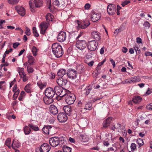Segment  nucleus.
<instances>
[{
    "label": "nucleus",
    "instance_id": "nucleus-1",
    "mask_svg": "<svg viewBox=\"0 0 152 152\" xmlns=\"http://www.w3.org/2000/svg\"><path fill=\"white\" fill-rule=\"evenodd\" d=\"M52 51L57 58L61 57L64 52L61 46L58 43H55L52 46Z\"/></svg>",
    "mask_w": 152,
    "mask_h": 152
},
{
    "label": "nucleus",
    "instance_id": "nucleus-2",
    "mask_svg": "<svg viewBox=\"0 0 152 152\" xmlns=\"http://www.w3.org/2000/svg\"><path fill=\"white\" fill-rule=\"evenodd\" d=\"M76 99L75 95L70 92L65 97V101L66 103L69 105L73 104Z\"/></svg>",
    "mask_w": 152,
    "mask_h": 152
},
{
    "label": "nucleus",
    "instance_id": "nucleus-3",
    "mask_svg": "<svg viewBox=\"0 0 152 152\" xmlns=\"http://www.w3.org/2000/svg\"><path fill=\"white\" fill-rule=\"evenodd\" d=\"M50 149V146L48 144L45 143L41 145L39 148H37L35 152H48Z\"/></svg>",
    "mask_w": 152,
    "mask_h": 152
},
{
    "label": "nucleus",
    "instance_id": "nucleus-4",
    "mask_svg": "<svg viewBox=\"0 0 152 152\" xmlns=\"http://www.w3.org/2000/svg\"><path fill=\"white\" fill-rule=\"evenodd\" d=\"M87 45L86 41L84 40L78 39L76 44L77 48L80 50L84 49Z\"/></svg>",
    "mask_w": 152,
    "mask_h": 152
},
{
    "label": "nucleus",
    "instance_id": "nucleus-5",
    "mask_svg": "<svg viewBox=\"0 0 152 152\" xmlns=\"http://www.w3.org/2000/svg\"><path fill=\"white\" fill-rule=\"evenodd\" d=\"M76 23V25H77L79 28L82 29H85L90 24L89 21L87 19L81 22L77 20Z\"/></svg>",
    "mask_w": 152,
    "mask_h": 152
},
{
    "label": "nucleus",
    "instance_id": "nucleus-6",
    "mask_svg": "<svg viewBox=\"0 0 152 152\" xmlns=\"http://www.w3.org/2000/svg\"><path fill=\"white\" fill-rule=\"evenodd\" d=\"M98 45V43L95 40L89 41L87 44L88 48L91 51L95 50Z\"/></svg>",
    "mask_w": 152,
    "mask_h": 152
},
{
    "label": "nucleus",
    "instance_id": "nucleus-7",
    "mask_svg": "<svg viewBox=\"0 0 152 152\" xmlns=\"http://www.w3.org/2000/svg\"><path fill=\"white\" fill-rule=\"evenodd\" d=\"M45 94L47 97L52 98L55 94L53 88L51 87H48L46 88L45 91Z\"/></svg>",
    "mask_w": 152,
    "mask_h": 152
},
{
    "label": "nucleus",
    "instance_id": "nucleus-8",
    "mask_svg": "<svg viewBox=\"0 0 152 152\" xmlns=\"http://www.w3.org/2000/svg\"><path fill=\"white\" fill-rule=\"evenodd\" d=\"M69 78L73 79H75L77 76V72L76 70L72 69H69L67 72V75Z\"/></svg>",
    "mask_w": 152,
    "mask_h": 152
},
{
    "label": "nucleus",
    "instance_id": "nucleus-9",
    "mask_svg": "<svg viewBox=\"0 0 152 152\" xmlns=\"http://www.w3.org/2000/svg\"><path fill=\"white\" fill-rule=\"evenodd\" d=\"M49 25V23H47L45 21L42 22L39 25L40 33L44 34L45 31Z\"/></svg>",
    "mask_w": 152,
    "mask_h": 152
},
{
    "label": "nucleus",
    "instance_id": "nucleus-10",
    "mask_svg": "<svg viewBox=\"0 0 152 152\" xmlns=\"http://www.w3.org/2000/svg\"><path fill=\"white\" fill-rule=\"evenodd\" d=\"M66 37L65 32L61 31L59 33L57 37L58 41L60 42H62L65 40Z\"/></svg>",
    "mask_w": 152,
    "mask_h": 152
},
{
    "label": "nucleus",
    "instance_id": "nucleus-11",
    "mask_svg": "<svg viewBox=\"0 0 152 152\" xmlns=\"http://www.w3.org/2000/svg\"><path fill=\"white\" fill-rule=\"evenodd\" d=\"M58 137H53L50 138L49 141V143L53 147H56L59 144Z\"/></svg>",
    "mask_w": 152,
    "mask_h": 152
},
{
    "label": "nucleus",
    "instance_id": "nucleus-12",
    "mask_svg": "<svg viewBox=\"0 0 152 152\" xmlns=\"http://www.w3.org/2000/svg\"><path fill=\"white\" fill-rule=\"evenodd\" d=\"M107 11L110 15H113L116 11V7L114 4H110L107 6Z\"/></svg>",
    "mask_w": 152,
    "mask_h": 152
},
{
    "label": "nucleus",
    "instance_id": "nucleus-13",
    "mask_svg": "<svg viewBox=\"0 0 152 152\" xmlns=\"http://www.w3.org/2000/svg\"><path fill=\"white\" fill-rule=\"evenodd\" d=\"M57 118L60 122L63 123L67 121V117L64 113L61 112L58 114Z\"/></svg>",
    "mask_w": 152,
    "mask_h": 152
},
{
    "label": "nucleus",
    "instance_id": "nucleus-14",
    "mask_svg": "<svg viewBox=\"0 0 152 152\" xmlns=\"http://www.w3.org/2000/svg\"><path fill=\"white\" fill-rule=\"evenodd\" d=\"M91 20L93 22H95L99 20L101 17L100 14L96 12L92 11L91 13Z\"/></svg>",
    "mask_w": 152,
    "mask_h": 152
},
{
    "label": "nucleus",
    "instance_id": "nucleus-15",
    "mask_svg": "<svg viewBox=\"0 0 152 152\" xmlns=\"http://www.w3.org/2000/svg\"><path fill=\"white\" fill-rule=\"evenodd\" d=\"M44 133L46 134L52 135L53 133V132L52 127L50 126H44L42 129Z\"/></svg>",
    "mask_w": 152,
    "mask_h": 152
},
{
    "label": "nucleus",
    "instance_id": "nucleus-16",
    "mask_svg": "<svg viewBox=\"0 0 152 152\" xmlns=\"http://www.w3.org/2000/svg\"><path fill=\"white\" fill-rule=\"evenodd\" d=\"M59 144L58 145L60 147H61L63 148L64 146H66V136H61L59 137Z\"/></svg>",
    "mask_w": 152,
    "mask_h": 152
},
{
    "label": "nucleus",
    "instance_id": "nucleus-17",
    "mask_svg": "<svg viewBox=\"0 0 152 152\" xmlns=\"http://www.w3.org/2000/svg\"><path fill=\"white\" fill-rule=\"evenodd\" d=\"M91 37L96 41H99L101 38L100 33L97 31H94L91 33Z\"/></svg>",
    "mask_w": 152,
    "mask_h": 152
},
{
    "label": "nucleus",
    "instance_id": "nucleus-18",
    "mask_svg": "<svg viewBox=\"0 0 152 152\" xmlns=\"http://www.w3.org/2000/svg\"><path fill=\"white\" fill-rule=\"evenodd\" d=\"M15 8L18 13L21 16H23L25 15L26 11L23 7L20 6H16Z\"/></svg>",
    "mask_w": 152,
    "mask_h": 152
},
{
    "label": "nucleus",
    "instance_id": "nucleus-19",
    "mask_svg": "<svg viewBox=\"0 0 152 152\" xmlns=\"http://www.w3.org/2000/svg\"><path fill=\"white\" fill-rule=\"evenodd\" d=\"M56 82L59 86H64L66 84L67 82V81L65 78L62 77L60 78H58Z\"/></svg>",
    "mask_w": 152,
    "mask_h": 152
},
{
    "label": "nucleus",
    "instance_id": "nucleus-20",
    "mask_svg": "<svg viewBox=\"0 0 152 152\" xmlns=\"http://www.w3.org/2000/svg\"><path fill=\"white\" fill-rule=\"evenodd\" d=\"M49 110L50 113L53 115L57 114L58 112V109L57 107L54 105H50L49 107Z\"/></svg>",
    "mask_w": 152,
    "mask_h": 152
},
{
    "label": "nucleus",
    "instance_id": "nucleus-21",
    "mask_svg": "<svg viewBox=\"0 0 152 152\" xmlns=\"http://www.w3.org/2000/svg\"><path fill=\"white\" fill-rule=\"evenodd\" d=\"M112 118L111 117H109L103 121V126L104 128H107L110 126V122L112 120Z\"/></svg>",
    "mask_w": 152,
    "mask_h": 152
},
{
    "label": "nucleus",
    "instance_id": "nucleus-22",
    "mask_svg": "<svg viewBox=\"0 0 152 152\" xmlns=\"http://www.w3.org/2000/svg\"><path fill=\"white\" fill-rule=\"evenodd\" d=\"M64 110L66 114L69 115H70L72 111L71 106H64Z\"/></svg>",
    "mask_w": 152,
    "mask_h": 152
},
{
    "label": "nucleus",
    "instance_id": "nucleus-23",
    "mask_svg": "<svg viewBox=\"0 0 152 152\" xmlns=\"http://www.w3.org/2000/svg\"><path fill=\"white\" fill-rule=\"evenodd\" d=\"M67 72L65 69H61L59 70L58 72L57 73V74L59 77L65 78L64 75H67Z\"/></svg>",
    "mask_w": 152,
    "mask_h": 152
},
{
    "label": "nucleus",
    "instance_id": "nucleus-24",
    "mask_svg": "<svg viewBox=\"0 0 152 152\" xmlns=\"http://www.w3.org/2000/svg\"><path fill=\"white\" fill-rule=\"evenodd\" d=\"M20 145V144L18 140H13L12 142L11 147L14 149H15L19 148Z\"/></svg>",
    "mask_w": 152,
    "mask_h": 152
},
{
    "label": "nucleus",
    "instance_id": "nucleus-25",
    "mask_svg": "<svg viewBox=\"0 0 152 152\" xmlns=\"http://www.w3.org/2000/svg\"><path fill=\"white\" fill-rule=\"evenodd\" d=\"M69 37V41L70 42H73L77 39V34L75 33L70 34Z\"/></svg>",
    "mask_w": 152,
    "mask_h": 152
},
{
    "label": "nucleus",
    "instance_id": "nucleus-26",
    "mask_svg": "<svg viewBox=\"0 0 152 152\" xmlns=\"http://www.w3.org/2000/svg\"><path fill=\"white\" fill-rule=\"evenodd\" d=\"M30 129L35 131H37L39 130V129L37 125H35L32 123H30L28 124Z\"/></svg>",
    "mask_w": 152,
    "mask_h": 152
},
{
    "label": "nucleus",
    "instance_id": "nucleus-27",
    "mask_svg": "<svg viewBox=\"0 0 152 152\" xmlns=\"http://www.w3.org/2000/svg\"><path fill=\"white\" fill-rule=\"evenodd\" d=\"M70 92L69 90L63 88L62 90L61 91L59 95L60 96V97H63L65 96V97L66 95L70 93Z\"/></svg>",
    "mask_w": 152,
    "mask_h": 152
},
{
    "label": "nucleus",
    "instance_id": "nucleus-28",
    "mask_svg": "<svg viewBox=\"0 0 152 152\" xmlns=\"http://www.w3.org/2000/svg\"><path fill=\"white\" fill-rule=\"evenodd\" d=\"M63 88L62 87L56 86L54 88L55 94H56L57 95L59 96L61 91L62 90Z\"/></svg>",
    "mask_w": 152,
    "mask_h": 152
},
{
    "label": "nucleus",
    "instance_id": "nucleus-29",
    "mask_svg": "<svg viewBox=\"0 0 152 152\" xmlns=\"http://www.w3.org/2000/svg\"><path fill=\"white\" fill-rule=\"evenodd\" d=\"M23 130L25 134L26 135L29 134L31 131L28 125L25 126L23 127Z\"/></svg>",
    "mask_w": 152,
    "mask_h": 152
},
{
    "label": "nucleus",
    "instance_id": "nucleus-30",
    "mask_svg": "<svg viewBox=\"0 0 152 152\" xmlns=\"http://www.w3.org/2000/svg\"><path fill=\"white\" fill-rule=\"evenodd\" d=\"M53 15L50 13H48L45 16L46 21L48 23L53 21Z\"/></svg>",
    "mask_w": 152,
    "mask_h": 152
},
{
    "label": "nucleus",
    "instance_id": "nucleus-31",
    "mask_svg": "<svg viewBox=\"0 0 152 152\" xmlns=\"http://www.w3.org/2000/svg\"><path fill=\"white\" fill-rule=\"evenodd\" d=\"M28 59V62L30 65H32L34 62L35 59L31 55L29 54L27 56Z\"/></svg>",
    "mask_w": 152,
    "mask_h": 152
},
{
    "label": "nucleus",
    "instance_id": "nucleus-32",
    "mask_svg": "<svg viewBox=\"0 0 152 152\" xmlns=\"http://www.w3.org/2000/svg\"><path fill=\"white\" fill-rule=\"evenodd\" d=\"M101 69L100 67H96V69L92 73L93 75L97 77V75L101 72Z\"/></svg>",
    "mask_w": 152,
    "mask_h": 152
},
{
    "label": "nucleus",
    "instance_id": "nucleus-33",
    "mask_svg": "<svg viewBox=\"0 0 152 152\" xmlns=\"http://www.w3.org/2000/svg\"><path fill=\"white\" fill-rule=\"evenodd\" d=\"M142 100V98L140 96H136L133 97L132 101L135 103H138L141 101Z\"/></svg>",
    "mask_w": 152,
    "mask_h": 152
},
{
    "label": "nucleus",
    "instance_id": "nucleus-34",
    "mask_svg": "<svg viewBox=\"0 0 152 152\" xmlns=\"http://www.w3.org/2000/svg\"><path fill=\"white\" fill-rule=\"evenodd\" d=\"M44 101L45 103L47 104H50L53 102V100L52 98L47 97L44 98Z\"/></svg>",
    "mask_w": 152,
    "mask_h": 152
},
{
    "label": "nucleus",
    "instance_id": "nucleus-35",
    "mask_svg": "<svg viewBox=\"0 0 152 152\" xmlns=\"http://www.w3.org/2000/svg\"><path fill=\"white\" fill-rule=\"evenodd\" d=\"M35 6L37 7H40L43 4V1L41 0H34Z\"/></svg>",
    "mask_w": 152,
    "mask_h": 152
},
{
    "label": "nucleus",
    "instance_id": "nucleus-36",
    "mask_svg": "<svg viewBox=\"0 0 152 152\" xmlns=\"http://www.w3.org/2000/svg\"><path fill=\"white\" fill-rule=\"evenodd\" d=\"M63 0H61L60 1H59L58 0H53V4L54 5L59 7L60 5L61 4L62 5H63L64 2L62 1Z\"/></svg>",
    "mask_w": 152,
    "mask_h": 152
},
{
    "label": "nucleus",
    "instance_id": "nucleus-37",
    "mask_svg": "<svg viewBox=\"0 0 152 152\" xmlns=\"http://www.w3.org/2000/svg\"><path fill=\"white\" fill-rule=\"evenodd\" d=\"M92 104L91 102H86L85 104V106L84 108L86 110H91L92 109Z\"/></svg>",
    "mask_w": 152,
    "mask_h": 152
},
{
    "label": "nucleus",
    "instance_id": "nucleus-38",
    "mask_svg": "<svg viewBox=\"0 0 152 152\" xmlns=\"http://www.w3.org/2000/svg\"><path fill=\"white\" fill-rule=\"evenodd\" d=\"M80 140L83 142H85L88 141V137L85 135H81L80 137Z\"/></svg>",
    "mask_w": 152,
    "mask_h": 152
},
{
    "label": "nucleus",
    "instance_id": "nucleus-39",
    "mask_svg": "<svg viewBox=\"0 0 152 152\" xmlns=\"http://www.w3.org/2000/svg\"><path fill=\"white\" fill-rule=\"evenodd\" d=\"M37 84L41 89H42L45 88L47 85V83H43L40 82H37Z\"/></svg>",
    "mask_w": 152,
    "mask_h": 152
},
{
    "label": "nucleus",
    "instance_id": "nucleus-40",
    "mask_svg": "<svg viewBox=\"0 0 152 152\" xmlns=\"http://www.w3.org/2000/svg\"><path fill=\"white\" fill-rule=\"evenodd\" d=\"M34 2H33L31 1H30L29 4L31 9V11L32 12H34L35 8L36 7L35 5H34Z\"/></svg>",
    "mask_w": 152,
    "mask_h": 152
},
{
    "label": "nucleus",
    "instance_id": "nucleus-41",
    "mask_svg": "<svg viewBox=\"0 0 152 152\" xmlns=\"http://www.w3.org/2000/svg\"><path fill=\"white\" fill-rule=\"evenodd\" d=\"M34 2H33L31 1H30L29 4L31 9V11L32 12H34L35 8L36 7L35 5H34Z\"/></svg>",
    "mask_w": 152,
    "mask_h": 152
},
{
    "label": "nucleus",
    "instance_id": "nucleus-42",
    "mask_svg": "<svg viewBox=\"0 0 152 152\" xmlns=\"http://www.w3.org/2000/svg\"><path fill=\"white\" fill-rule=\"evenodd\" d=\"M132 83L139 82L141 80L140 77L139 76H134L131 77Z\"/></svg>",
    "mask_w": 152,
    "mask_h": 152
},
{
    "label": "nucleus",
    "instance_id": "nucleus-43",
    "mask_svg": "<svg viewBox=\"0 0 152 152\" xmlns=\"http://www.w3.org/2000/svg\"><path fill=\"white\" fill-rule=\"evenodd\" d=\"M62 149L63 152H71L72 148L67 146L64 147Z\"/></svg>",
    "mask_w": 152,
    "mask_h": 152
},
{
    "label": "nucleus",
    "instance_id": "nucleus-44",
    "mask_svg": "<svg viewBox=\"0 0 152 152\" xmlns=\"http://www.w3.org/2000/svg\"><path fill=\"white\" fill-rule=\"evenodd\" d=\"M24 89L26 92L28 93H31V91L30 86L29 84H27L25 86Z\"/></svg>",
    "mask_w": 152,
    "mask_h": 152
},
{
    "label": "nucleus",
    "instance_id": "nucleus-45",
    "mask_svg": "<svg viewBox=\"0 0 152 152\" xmlns=\"http://www.w3.org/2000/svg\"><path fill=\"white\" fill-rule=\"evenodd\" d=\"M10 142L11 139L10 138H8L7 139L5 142V145L10 148H11L12 146V144L11 145Z\"/></svg>",
    "mask_w": 152,
    "mask_h": 152
},
{
    "label": "nucleus",
    "instance_id": "nucleus-46",
    "mask_svg": "<svg viewBox=\"0 0 152 152\" xmlns=\"http://www.w3.org/2000/svg\"><path fill=\"white\" fill-rule=\"evenodd\" d=\"M8 3L11 4H17L20 0H7Z\"/></svg>",
    "mask_w": 152,
    "mask_h": 152
},
{
    "label": "nucleus",
    "instance_id": "nucleus-47",
    "mask_svg": "<svg viewBox=\"0 0 152 152\" xmlns=\"http://www.w3.org/2000/svg\"><path fill=\"white\" fill-rule=\"evenodd\" d=\"M137 142L140 147H141L143 145V140L141 138H138L137 140Z\"/></svg>",
    "mask_w": 152,
    "mask_h": 152
},
{
    "label": "nucleus",
    "instance_id": "nucleus-48",
    "mask_svg": "<svg viewBox=\"0 0 152 152\" xmlns=\"http://www.w3.org/2000/svg\"><path fill=\"white\" fill-rule=\"evenodd\" d=\"M33 32L34 34V36L36 37H38L39 34L36 30L35 27H33L32 28Z\"/></svg>",
    "mask_w": 152,
    "mask_h": 152
},
{
    "label": "nucleus",
    "instance_id": "nucleus-49",
    "mask_svg": "<svg viewBox=\"0 0 152 152\" xmlns=\"http://www.w3.org/2000/svg\"><path fill=\"white\" fill-rule=\"evenodd\" d=\"M32 51L33 55L35 56L37 54V50L36 47L33 46L32 49Z\"/></svg>",
    "mask_w": 152,
    "mask_h": 152
},
{
    "label": "nucleus",
    "instance_id": "nucleus-50",
    "mask_svg": "<svg viewBox=\"0 0 152 152\" xmlns=\"http://www.w3.org/2000/svg\"><path fill=\"white\" fill-rule=\"evenodd\" d=\"M91 88L90 86H88V87L85 88L84 91H86L85 93L86 95H88L89 94L90 91L91 90Z\"/></svg>",
    "mask_w": 152,
    "mask_h": 152
},
{
    "label": "nucleus",
    "instance_id": "nucleus-51",
    "mask_svg": "<svg viewBox=\"0 0 152 152\" xmlns=\"http://www.w3.org/2000/svg\"><path fill=\"white\" fill-rule=\"evenodd\" d=\"M1 62L3 64L1 65L2 66H9V63L7 62H5V58H2Z\"/></svg>",
    "mask_w": 152,
    "mask_h": 152
},
{
    "label": "nucleus",
    "instance_id": "nucleus-52",
    "mask_svg": "<svg viewBox=\"0 0 152 152\" xmlns=\"http://www.w3.org/2000/svg\"><path fill=\"white\" fill-rule=\"evenodd\" d=\"M131 149L132 151L134 152L136 148V145L134 143H132L131 145Z\"/></svg>",
    "mask_w": 152,
    "mask_h": 152
},
{
    "label": "nucleus",
    "instance_id": "nucleus-53",
    "mask_svg": "<svg viewBox=\"0 0 152 152\" xmlns=\"http://www.w3.org/2000/svg\"><path fill=\"white\" fill-rule=\"evenodd\" d=\"M19 92V90H17L16 92H14L15 93L13 96V97L14 99H15L17 98Z\"/></svg>",
    "mask_w": 152,
    "mask_h": 152
},
{
    "label": "nucleus",
    "instance_id": "nucleus-54",
    "mask_svg": "<svg viewBox=\"0 0 152 152\" xmlns=\"http://www.w3.org/2000/svg\"><path fill=\"white\" fill-rule=\"evenodd\" d=\"M122 83L123 84L131 83H132V80L131 78H130L126 79L125 80L123 81Z\"/></svg>",
    "mask_w": 152,
    "mask_h": 152
},
{
    "label": "nucleus",
    "instance_id": "nucleus-55",
    "mask_svg": "<svg viewBox=\"0 0 152 152\" xmlns=\"http://www.w3.org/2000/svg\"><path fill=\"white\" fill-rule=\"evenodd\" d=\"M26 30L25 32L26 34L27 35H30L31 34L30 29L27 27H26Z\"/></svg>",
    "mask_w": 152,
    "mask_h": 152
},
{
    "label": "nucleus",
    "instance_id": "nucleus-56",
    "mask_svg": "<svg viewBox=\"0 0 152 152\" xmlns=\"http://www.w3.org/2000/svg\"><path fill=\"white\" fill-rule=\"evenodd\" d=\"M79 70H77L78 72L80 74L83 73L85 71L84 67H79Z\"/></svg>",
    "mask_w": 152,
    "mask_h": 152
},
{
    "label": "nucleus",
    "instance_id": "nucleus-57",
    "mask_svg": "<svg viewBox=\"0 0 152 152\" xmlns=\"http://www.w3.org/2000/svg\"><path fill=\"white\" fill-rule=\"evenodd\" d=\"M143 26L145 28H149L150 26V24L148 22L146 21L144 23Z\"/></svg>",
    "mask_w": 152,
    "mask_h": 152
},
{
    "label": "nucleus",
    "instance_id": "nucleus-58",
    "mask_svg": "<svg viewBox=\"0 0 152 152\" xmlns=\"http://www.w3.org/2000/svg\"><path fill=\"white\" fill-rule=\"evenodd\" d=\"M146 108L149 110H152V103L147 104L146 106Z\"/></svg>",
    "mask_w": 152,
    "mask_h": 152
},
{
    "label": "nucleus",
    "instance_id": "nucleus-59",
    "mask_svg": "<svg viewBox=\"0 0 152 152\" xmlns=\"http://www.w3.org/2000/svg\"><path fill=\"white\" fill-rule=\"evenodd\" d=\"M27 71L29 73H31L34 71V69L32 68V67H27Z\"/></svg>",
    "mask_w": 152,
    "mask_h": 152
},
{
    "label": "nucleus",
    "instance_id": "nucleus-60",
    "mask_svg": "<svg viewBox=\"0 0 152 152\" xmlns=\"http://www.w3.org/2000/svg\"><path fill=\"white\" fill-rule=\"evenodd\" d=\"M130 2V1H127V0H125L122 3L121 5L123 7H124L125 6L128 4Z\"/></svg>",
    "mask_w": 152,
    "mask_h": 152
},
{
    "label": "nucleus",
    "instance_id": "nucleus-61",
    "mask_svg": "<svg viewBox=\"0 0 152 152\" xmlns=\"http://www.w3.org/2000/svg\"><path fill=\"white\" fill-rule=\"evenodd\" d=\"M117 127L116 129H117L118 132L120 131H120L121 130L122 126L121 124H119V123L118 124Z\"/></svg>",
    "mask_w": 152,
    "mask_h": 152
},
{
    "label": "nucleus",
    "instance_id": "nucleus-62",
    "mask_svg": "<svg viewBox=\"0 0 152 152\" xmlns=\"http://www.w3.org/2000/svg\"><path fill=\"white\" fill-rule=\"evenodd\" d=\"M91 7L90 4L88 3H86L84 7L86 10H88Z\"/></svg>",
    "mask_w": 152,
    "mask_h": 152
},
{
    "label": "nucleus",
    "instance_id": "nucleus-63",
    "mask_svg": "<svg viewBox=\"0 0 152 152\" xmlns=\"http://www.w3.org/2000/svg\"><path fill=\"white\" fill-rule=\"evenodd\" d=\"M20 45V43L18 42H16L13 43V47L14 48H16Z\"/></svg>",
    "mask_w": 152,
    "mask_h": 152
},
{
    "label": "nucleus",
    "instance_id": "nucleus-64",
    "mask_svg": "<svg viewBox=\"0 0 152 152\" xmlns=\"http://www.w3.org/2000/svg\"><path fill=\"white\" fill-rule=\"evenodd\" d=\"M106 61V59H104V60H103L101 62H99V64L97 66H100L102 65H103V64L104 63L105 61Z\"/></svg>",
    "mask_w": 152,
    "mask_h": 152
}]
</instances>
